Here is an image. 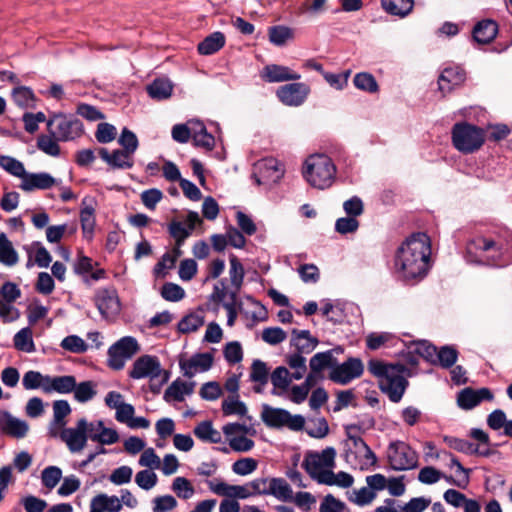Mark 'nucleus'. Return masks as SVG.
<instances>
[{"mask_svg":"<svg viewBox=\"0 0 512 512\" xmlns=\"http://www.w3.org/2000/svg\"><path fill=\"white\" fill-rule=\"evenodd\" d=\"M431 242L425 233H414L397 249L394 266L404 279L423 278L430 267Z\"/></svg>","mask_w":512,"mask_h":512,"instance_id":"1","label":"nucleus"},{"mask_svg":"<svg viewBox=\"0 0 512 512\" xmlns=\"http://www.w3.org/2000/svg\"><path fill=\"white\" fill-rule=\"evenodd\" d=\"M368 371L378 379L379 387L392 402H399L408 385L405 377L407 367L404 364H388L381 360L371 359Z\"/></svg>","mask_w":512,"mask_h":512,"instance_id":"2","label":"nucleus"},{"mask_svg":"<svg viewBox=\"0 0 512 512\" xmlns=\"http://www.w3.org/2000/svg\"><path fill=\"white\" fill-rule=\"evenodd\" d=\"M303 176L311 186L323 190L333 184L336 166L327 155L313 154L304 163Z\"/></svg>","mask_w":512,"mask_h":512,"instance_id":"3","label":"nucleus"},{"mask_svg":"<svg viewBox=\"0 0 512 512\" xmlns=\"http://www.w3.org/2000/svg\"><path fill=\"white\" fill-rule=\"evenodd\" d=\"M485 140L484 131L468 123H456L452 128L454 147L462 153H473L480 149Z\"/></svg>","mask_w":512,"mask_h":512,"instance_id":"4","label":"nucleus"},{"mask_svg":"<svg viewBox=\"0 0 512 512\" xmlns=\"http://www.w3.org/2000/svg\"><path fill=\"white\" fill-rule=\"evenodd\" d=\"M336 451L328 447L321 452H310L305 456L302 466L309 476L322 484L326 474L332 472L335 466Z\"/></svg>","mask_w":512,"mask_h":512,"instance_id":"5","label":"nucleus"},{"mask_svg":"<svg viewBox=\"0 0 512 512\" xmlns=\"http://www.w3.org/2000/svg\"><path fill=\"white\" fill-rule=\"evenodd\" d=\"M47 127L59 141H71L83 134V125L79 119L62 114L50 118Z\"/></svg>","mask_w":512,"mask_h":512,"instance_id":"6","label":"nucleus"},{"mask_svg":"<svg viewBox=\"0 0 512 512\" xmlns=\"http://www.w3.org/2000/svg\"><path fill=\"white\" fill-rule=\"evenodd\" d=\"M261 418L268 427H287L293 431L302 430L305 424L303 416L291 415L285 409L273 408L267 405L263 407Z\"/></svg>","mask_w":512,"mask_h":512,"instance_id":"7","label":"nucleus"},{"mask_svg":"<svg viewBox=\"0 0 512 512\" xmlns=\"http://www.w3.org/2000/svg\"><path fill=\"white\" fill-rule=\"evenodd\" d=\"M95 429L93 422H88L85 418L77 421L75 427H69L60 432V439L66 444L71 453L81 452L86 444L91 432Z\"/></svg>","mask_w":512,"mask_h":512,"instance_id":"8","label":"nucleus"},{"mask_svg":"<svg viewBox=\"0 0 512 512\" xmlns=\"http://www.w3.org/2000/svg\"><path fill=\"white\" fill-rule=\"evenodd\" d=\"M387 458L392 469L398 471L413 469L418 464L417 453L402 441L393 442L389 445Z\"/></svg>","mask_w":512,"mask_h":512,"instance_id":"9","label":"nucleus"},{"mask_svg":"<svg viewBox=\"0 0 512 512\" xmlns=\"http://www.w3.org/2000/svg\"><path fill=\"white\" fill-rule=\"evenodd\" d=\"M140 350L137 340L131 336H125L114 343L108 350L109 366L113 369H122L125 361L130 359Z\"/></svg>","mask_w":512,"mask_h":512,"instance_id":"10","label":"nucleus"},{"mask_svg":"<svg viewBox=\"0 0 512 512\" xmlns=\"http://www.w3.org/2000/svg\"><path fill=\"white\" fill-rule=\"evenodd\" d=\"M363 372V362L359 358L350 357L342 364H338L336 361L329 378L335 383L346 385L353 379L359 378Z\"/></svg>","mask_w":512,"mask_h":512,"instance_id":"11","label":"nucleus"},{"mask_svg":"<svg viewBox=\"0 0 512 512\" xmlns=\"http://www.w3.org/2000/svg\"><path fill=\"white\" fill-rule=\"evenodd\" d=\"M310 93V87L303 82H294L280 86L276 96L286 106L302 105Z\"/></svg>","mask_w":512,"mask_h":512,"instance_id":"12","label":"nucleus"},{"mask_svg":"<svg viewBox=\"0 0 512 512\" xmlns=\"http://www.w3.org/2000/svg\"><path fill=\"white\" fill-rule=\"evenodd\" d=\"M162 368L159 359L156 356L142 355L135 360L129 376L133 379L158 378L161 375Z\"/></svg>","mask_w":512,"mask_h":512,"instance_id":"13","label":"nucleus"},{"mask_svg":"<svg viewBox=\"0 0 512 512\" xmlns=\"http://www.w3.org/2000/svg\"><path fill=\"white\" fill-rule=\"evenodd\" d=\"M207 486L214 494L236 501L237 499H247L252 496L249 483L245 485H231L224 481L214 479L207 481Z\"/></svg>","mask_w":512,"mask_h":512,"instance_id":"14","label":"nucleus"},{"mask_svg":"<svg viewBox=\"0 0 512 512\" xmlns=\"http://www.w3.org/2000/svg\"><path fill=\"white\" fill-rule=\"evenodd\" d=\"M95 304L105 318L116 316L120 312V301L115 289H99L95 295Z\"/></svg>","mask_w":512,"mask_h":512,"instance_id":"15","label":"nucleus"},{"mask_svg":"<svg viewBox=\"0 0 512 512\" xmlns=\"http://www.w3.org/2000/svg\"><path fill=\"white\" fill-rule=\"evenodd\" d=\"M29 431V424L22 419L14 417L7 411L0 410V432L20 439L24 438Z\"/></svg>","mask_w":512,"mask_h":512,"instance_id":"16","label":"nucleus"},{"mask_svg":"<svg viewBox=\"0 0 512 512\" xmlns=\"http://www.w3.org/2000/svg\"><path fill=\"white\" fill-rule=\"evenodd\" d=\"M261 78L268 83H278L286 81H297L301 75L287 66L278 64L266 65L260 73Z\"/></svg>","mask_w":512,"mask_h":512,"instance_id":"17","label":"nucleus"},{"mask_svg":"<svg viewBox=\"0 0 512 512\" xmlns=\"http://www.w3.org/2000/svg\"><path fill=\"white\" fill-rule=\"evenodd\" d=\"M348 439L352 442L355 457L359 458L357 466L360 470H368L376 465V455L361 437L348 434Z\"/></svg>","mask_w":512,"mask_h":512,"instance_id":"18","label":"nucleus"},{"mask_svg":"<svg viewBox=\"0 0 512 512\" xmlns=\"http://www.w3.org/2000/svg\"><path fill=\"white\" fill-rule=\"evenodd\" d=\"M213 364V356L210 353H199L190 359L180 361V368L184 376L192 378L199 372L208 371Z\"/></svg>","mask_w":512,"mask_h":512,"instance_id":"19","label":"nucleus"},{"mask_svg":"<svg viewBox=\"0 0 512 512\" xmlns=\"http://www.w3.org/2000/svg\"><path fill=\"white\" fill-rule=\"evenodd\" d=\"M57 184V180L49 173H28L26 172L21 180L20 188L23 191L31 192L36 189L45 190Z\"/></svg>","mask_w":512,"mask_h":512,"instance_id":"20","label":"nucleus"},{"mask_svg":"<svg viewBox=\"0 0 512 512\" xmlns=\"http://www.w3.org/2000/svg\"><path fill=\"white\" fill-rule=\"evenodd\" d=\"M468 254L494 252L491 257V261L495 263L502 254L501 246L493 239L486 238L484 236H478L467 243L466 246Z\"/></svg>","mask_w":512,"mask_h":512,"instance_id":"21","label":"nucleus"},{"mask_svg":"<svg viewBox=\"0 0 512 512\" xmlns=\"http://www.w3.org/2000/svg\"><path fill=\"white\" fill-rule=\"evenodd\" d=\"M319 341L308 330L293 329L291 331L290 345L295 348V353L309 354L318 345Z\"/></svg>","mask_w":512,"mask_h":512,"instance_id":"22","label":"nucleus"},{"mask_svg":"<svg viewBox=\"0 0 512 512\" xmlns=\"http://www.w3.org/2000/svg\"><path fill=\"white\" fill-rule=\"evenodd\" d=\"M492 399L493 394L488 388H481L478 390L465 388L459 393L457 402L461 408L472 409L483 400L490 401Z\"/></svg>","mask_w":512,"mask_h":512,"instance_id":"23","label":"nucleus"},{"mask_svg":"<svg viewBox=\"0 0 512 512\" xmlns=\"http://www.w3.org/2000/svg\"><path fill=\"white\" fill-rule=\"evenodd\" d=\"M99 156L111 167L118 169H129L133 166L132 154L123 150H114L110 153L106 148L98 150Z\"/></svg>","mask_w":512,"mask_h":512,"instance_id":"24","label":"nucleus"},{"mask_svg":"<svg viewBox=\"0 0 512 512\" xmlns=\"http://www.w3.org/2000/svg\"><path fill=\"white\" fill-rule=\"evenodd\" d=\"M76 388V378L73 375L50 376L48 375L45 394H69Z\"/></svg>","mask_w":512,"mask_h":512,"instance_id":"25","label":"nucleus"},{"mask_svg":"<svg viewBox=\"0 0 512 512\" xmlns=\"http://www.w3.org/2000/svg\"><path fill=\"white\" fill-rule=\"evenodd\" d=\"M465 80V72L459 67L446 68L438 79L439 90L445 95Z\"/></svg>","mask_w":512,"mask_h":512,"instance_id":"26","label":"nucleus"},{"mask_svg":"<svg viewBox=\"0 0 512 512\" xmlns=\"http://www.w3.org/2000/svg\"><path fill=\"white\" fill-rule=\"evenodd\" d=\"M194 382H185L180 379L173 381L164 392L166 402H182L185 396L191 395L194 391Z\"/></svg>","mask_w":512,"mask_h":512,"instance_id":"27","label":"nucleus"},{"mask_svg":"<svg viewBox=\"0 0 512 512\" xmlns=\"http://www.w3.org/2000/svg\"><path fill=\"white\" fill-rule=\"evenodd\" d=\"M341 348L328 350L325 352H319L313 355L309 361L310 370L322 375V372L326 368H330L333 370V367L336 364V358L334 357V352H341Z\"/></svg>","mask_w":512,"mask_h":512,"instance_id":"28","label":"nucleus"},{"mask_svg":"<svg viewBox=\"0 0 512 512\" xmlns=\"http://www.w3.org/2000/svg\"><path fill=\"white\" fill-rule=\"evenodd\" d=\"M90 505L98 512H120L122 510V503L119 497L105 493H99L94 496L90 501Z\"/></svg>","mask_w":512,"mask_h":512,"instance_id":"29","label":"nucleus"},{"mask_svg":"<svg viewBox=\"0 0 512 512\" xmlns=\"http://www.w3.org/2000/svg\"><path fill=\"white\" fill-rule=\"evenodd\" d=\"M256 169L262 178L267 181H278L283 176V170L278 160L266 158L256 164Z\"/></svg>","mask_w":512,"mask_h":512,"instance_id":"30","label":"nucleus"},{"mask_svg":"<svg viewBox=\"0 0 512 512\" xmlns=\"http://www.w3.org/2000/svg\"><path fill=\"white\" fill-rule=\"evenodd\" d=\"M93 423L95 425V429L89 435V438L92 441H96L101 445H111L118 442L119 435L116 430L106 428L101 420Z\"/></svg>","mask_w":512,"mask_h":512,"instance_id":"31","label":"nucleus"},{"mask_svg":"<svg viewBox=\"0 0 512 512\" xmlns=\"http://www.w3.org/2000/svg\"><path fill=\"white\" fill-rule=\"evenodd\" d=\"M498 26L492 20H483L479 22L473 30V37L480 44L491 42L497 35Z\"/></svg>","mask_w":512,"mask_h":512,"instance_id":"32","label":"nucleus"},{"mask_svg":"<svg viewBox=\"0 0 512 512\" xmlns=\"http://www.w3.org/2000/svg\"><path fill=\"white\" fill-rule=\"evenodd\" d=\"M19 257L12 242L4 232L0 231V263L6 266H14L18 263Z\"/></svg>","mask_w":512,"mask_h":512,"instance_id":"33","label":"nucleus"},{"mask_svg":"<svg viewBox=\"0 0 512 512\" xmlns=\"http://www.w3.org/2000/svg\"><path fill=\"white\" fill-rule=\"evenodd\" d=\"M225 44V36L221 32H214L198 44L201 55H211L219 51Z\"/></svg>","mask_w":512,"mask_h":512,"instance_id":"34","label":"nucleus"},{"mask_svg":"<svg viewBox=\"0 0 512 512\" xmlns=\"http://www.w3.org/2000/svg\"><path fill=\"white\" fill-rule=\"evenodd\" d=\"M282 502H292L293 490L290 484L283 478H271L270 494Z\"/></svg>","mask_w":512,"mask_h":512,"instance_id":"35","label":"nucleus"},{"mask_svg":"<svg viewBox=\"0 0 512 512\" xmlns=\"http://www.w3.org/2000/svg\"><path fill=\"white\" fill-rule=\"evenodd\" d=\"M173 90L172 83L164 78L155 79L147 86L149 96L156 100L167 99L171 96Z\"/></svg>","mask_w":512,"mask_h":512,"instance_id":"36","label":"nucleus"},{"mask_svg":"<svg viewBox=\"0 0 512 512\" xmlns=\"http://www.w3.org/2000/svg\"><path fill=\"white\" fill-rule=\"evenodd\" d=\"M12 99L14 103L23 109L34 108L36 97L33 91L26 86H17L12 90Z\"/></svg>","mask_w":512,"mask_h":512,"instance_id":"37","label":"nucleus"},{"mask_svg":"<svg viewBox=\"0 0 512 512\" xmlns=\"http://www.w3.org/2000/svg\"><path fill=\"white\" fill-rule=\"evenodd\" d=\"M47 380V374H42L41 372L35 370H29L23 375L22 385L25 390L40 389L45 394Z\"/></svg>","mask_w":512,"mask_h":512,"instance_id":"38","label":"nucleus"},{"mask_svg":"<svg viewBox=\"0 0 512 512\" xmlns=\"http://www.w3.org/2000/svg\"><path fill=\"white\" fill-rule=\"evenodd\" d=\"M194 435L203 442L219 443L222 439L221 433L213 428L210 421H203L194 428Z\"/></svg>","mask_w":512,"mask_h":512,"instance_id":"39","label":"nucleus"},{"mask_svg":"<svg viewBox=\"0 0 512 512\" xmlns=\"http://www.w3.org/2000/svg\"><path fill=\"white\" fill-rule=\"evenodd\" d=\"M294 30L288 26H272L268 30L269 41L275 46H284L294 39Z\"/></svg>","mask_w":512,"mask_h":512,"instance_id":"40","label":"nucleus"},{"mask_svg":"<svg viewBox=\"0 0 512 512\" xmlns=\"http://www.w3.org/2000/svg\"><path fill=\"white\" fill-rule=\"evenodd\" d=\"M384 10L392 15L406 16L414 6V0H381Z\"/></svg>","mask_w":512,"mask_h":512,"instance_id":"41","label":"nucleus"},{"mask_svg":"<svg viewBox=\"0 0 512 512\" xmlns=\"http://www.w3.org/2000/svg\"><path fill=\"white\" fill-rule=\"evenodd\" d=\"M203 324V313L201 311L192 312L180 320L178 323V330L181 333H191L198 330Z\"/></svg>","mask_w":512,"mask_h":512,"instance_id":"42","label":"nucleus"},{"mask_svg":"<svg viewBox=\"0 0 512 512\" xmlns=\"http://www.w3.org/2000/svg\"><path fill=\"white\" fill-rule=\"evenodd\" d=\"M286 363L287 365L293 370L292 378L294 380H300L302 379L307 371L306 366V358L303 355H300V353H291L286 356Z\"/></svg>","mask_w":512,"mask_h":512,"instance_id":"43","label":"nucleus"},{"mask_svg":"<svg viewBox=\"0 0 512 512\" xmlns=\"http://www.w3.org/2000/svg\"><path fill=\"white\" fill-rule=\"evenodd\" d=\"M14 346L17 350L32 353L35 351L32 330L28 327L21 329L14 336Z\"/></svg>","mask_w":512,"mask_h":512,"instance_id":"44","label":"nucleus"},{"mask_svg":"<svg viewBox=\"0 0 512 512\" xmlns=\"http://www.w3.org/2000/svg\"><path fill=\"white\" fill-rule=\"evenodd\" d=\"M58 139L53 134L45 135L42 134L37 138V148L43 153L57 157L60 155V146L58 145Z\"/></svg>","mask_w":512,"mask_h":512,"instance_id":"45","label":"nucleus"},{"mask_svg":"<svg viewBox=\"0 0 512 512\" xmlns=\"http://www.w3.org/2000/svg\"><path fill=\"white\" fill-rule=\"evenodd\" d=\"M171 490L177 495V497L183 500H188L195 494V489L191 481L182 476L174 478Z\"/></svg>","mask_w":512,"mask_h":512,"instance_id":"46","label":"nucleus"},{"mask_svg":"<svg viewBox=\"0 0 512 512\" xmlns=\"http://www.w3.org/2000/svg\"><path fill=\"white\" fill-rule=\"evenodd\" d=\"M222 411L226 416H244L247 413V407L242 401L239 400V395H231L223 400Z\"/></svg>","mask_w":512,"mask_h":512,"instance_id":"47","label":"nucleus"},{"mask_svg":"<svg viewBox=\"0 0 512 512\" xmlns=\"http://www.w3.org/2000/svg\"><path fill=\"white\" fill-rule=\"evenodd\" d=\"M271 383L275 389L286 391L294 378L284 366L277 367L270 376Z\"/></svg>","mask_w":512,"mask_h":512,"instance_id":"48","label":"nucleus"},{"mask_svg":"<svg viewBox=\"0 0 512 512\" xmlns=\"http://www.w3.org/2000/svg\"><path fill=\"white\" fill-rule=\"evenodd\" d=\"M0 167L4 169L7 173L15 177H18L21 180L26 173L24 164L11 156H0Z\"/></svg>","mask_w":512,"mask_h":512,"instance_id":"49","label":"nucleus"},{"mask_svg":"<svg viewBox=\"0 0 512 512\" xmlns=\"http://www.w3.org/2000/svg\"><path fill=\"white\" fill-rule=\"evenodd\" d=\"M72 392L76 401L85 403L92 400L96 395V384L93 381L76 383V388Z\"/></svg>","mask_w":512,"mask_h":512,"instance_id":"50","label":"nucleus"},{"mask_svg":"<svg viewBox=\"0 0 512 512\" xmlns=\"http://www.w3.org/2000/svg\"><path fill=\"white\" fill-rule=\"evenodd\" d=\"M354 478L352 475H350L347 472H339L335 474L333 471L329 474H326V477L323 479V483L325 485L329 486H339L342 488H349L353 485Z\"/></svg>","mask_w":512,"mask_h":512,"instance_id":"51","label":"nucleus"},{"mask_svg":"<svg viewBox=\"0 0 512 512\" xmlns=\"http://www.w3.org/2000/svg\"><path fill=\"white\" fill-rule=\"evenodd\" d=\"M354 85L363 91L375 93L378 91V84L374 76L370 73L361 72L355 75L353 79Z\"/></svg>","mask_w":512,"mask_h":512,"instance_id":"52","label":"nucleus"},{"mask_svg":"<svg viewBox=\"0 0 512 512\" xmlns=\"http://www.w3.org/2000/svg\"><path fill=\"white\" fill-rule=\"evenodd\" d=\"M230 280L231 284L239 290L244 279V268L239 259L235 255L230 256Z\"/></svg>","mask_w":512,"mask_h":512,"instance_id":"53","label":"nucleus"},{"mask_svg":"<svg viewBox=\"0 0 512 512\" xmlns=\"http://www.w3.org/2000/svg\"><path fill=\"white\" fill-rule=\"evenodd\" d=\"M62 478V470L57 466H48L41 473L42 484L52 490Z\"/></svg>","mask_w":512,"mask_h":512,"instance_id":"54","label":"nucleus"},{"mask_svg":"<svg viewBox=\"0 0 512 512\" xmlns=\"http://www.w3.org/2000/svg\"><path fill=\"white\" fill-rule=\"evenodd\" d=\"M94 208L87 206L84 207L80 212V221L83 230V234L87 238H91L94 227H95V215Z\"/></svg>","mask_w":512,"mask_h":512,"instance_id":"55","label":"nucleus"},{"mask_svg":"<svg viewBox=\"0 0 512 512\" xmlns=\"http://www.w3.org/2000/svg\"><path fill=\"white\" fill-rule=\"evenodd\" d=\"M250 379L260 385H265L268 382L269 370L265 362L258 359L253 361Z\"/></svg>","mask_w":512,"mask_h":512,"instance_id":"56","label":"nucleus"},{"mask_svg":"<svg viewBox=\"0 0 512 512\" xmlns=\"http://www.w3.org/2000/svg\"><path fill=\"white\" fill-rule=\"evenodd\" d=\"M393 338L389 332H373L367 335L366 346L370 350H377L387 345Z\"/></svg>","mask_w":512,"mask_h":512,"instance_id":"57","label":"nucleus"},{"mask_svg":"<svg viewBox=\"0 0 512 512\" xmlns=\"http://www.w3.org/2000/svg\"><path fill=\"white\" fill-rule=\"evenodd\" d=\"M161 296L170 302H178L185 297V290L178 284L168 282L161 288Z\"/></svg>","mask_w":512,"mask_h":512,"instance_id":"58","label":"nucleus"},{"mask_svg":"<svg viewBox=\"0 0 512 512\" xmlns=\"http://www.w3.org/2000/svg\"><path fill=\"white\" fill-rule=\"evenodd\" d=\"M60 346L72 353H84L88 349L86 342L77 335H69L65 337Z\"/></svg>","mask_w":512,"mask_h":512,"instance_id":"59","label":"nucleus"},{"mask_svg":"<svg viewBox=\"0 0 512 512\" xmlns=\"http://www.w3.org/2000/svg\"><path fill=\"white\" fill-rule=\"evenodd\" d=\"M138 464L141 467L148 468V470L159 469L161 466V459L156 454L153 448L144 449L139 460Z\"/></svg>","mask_w":512,"mask_h":512,"instance_id":"60","label":"nucleus"},{"mask_svg":"<svg viewBox=\"0 0 512 512\" xmlns=\"http://www.w3.org/2000/svg\"><path fill=\"white\" fill-rule=\"evenodd\" d=\"M158 477L152 471L148 469L141 470L137 472L135 476L136 484L143 490H151L157 484Z\"/></svg>","mask_w":512,"mask_h":512,"instance_id":"61","label":"nucleus"},{"mask_svg":"<svg viewBox=\"0 0 512 512\" xmlns=\"http://www.w3.org/2000/svg\"><path fill=\"white\" fill-rule=\"evenodd\" d=\"M171 237L178 244H184L185 240L191 235L192 231L180 221H172L168 226Z\"/></svg>","mask_w":512,"mask_h":512,"instance_id":"62","label":"nucleus"},{"mask_svg":"<svg viewBox=\"0 0 512 512\" xmlns=\"http://www.w3.org/2000/svg\"><path fill=\"white\" fill-rule=\"evenodd\" d=\"M177 506V501L172 495L157 496L152 500L153 512H169Z\"/></svg>","mask_w":512,"mask_h":512,"instance_id":"63","label":"nucleus"},{"mask_svg":"<svg viewBox=\"0 0 512 512\" xmlns=\"http://www.w3.org/2000/svg\"><path fill=\"white\" fill-rule=\"evenodd\" d=\"M53 420L56 424H66L65 418L71 413V407L66 400H56L52 404Z\"/></svg>","mask_w":512,"mask_h":512,"instance_id":"64","label":"nucleus"}]
</instances>
